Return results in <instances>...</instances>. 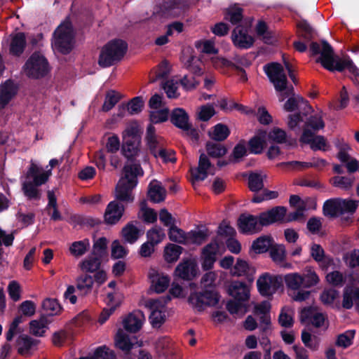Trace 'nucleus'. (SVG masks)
Returning a JSON list of instances; mask_svg holds the SVG:
<instances>
[{
  "instance_id": "obj_25",
  "label": "nucleus",
  "mask_w": 359,
  "mask_h": 359,
  "mask_svg": "<svg viewBox=\"0 0 359 359\" xmlns=\"http://www.w3.org/2000/svg\"><path fill=\"white\" fill-rule=\"evenodd\" d=\"M27 178H32L31 184L34 186L39 187L45 184L49 177L48 172H43L40 173V168L34 163H32L26 175Z\"/></svg>"
},
{
  "instance_id": "obj_4",
  "label": "nucleus",
  "mask_w": 359,
  "mask_h": 359,
  "mask_svg": "<svg viewBox=\"0 0 359 359\" xmlns=\"http://www.w3.org/2000/svg\"><path fill=\"white\" fill-rule=\"evenodd\" d=\"M128 50V43L120 39L108 41L102 48L98 65L103 67H109L120 62Z\"/></svg>"
},
{
  "instance_id": "obj_47",
  "label": "nucleus",
  "mask_w": 359,
  "mask_h": 359,
  "mask_svg": "<svg viewBox=\"0 0 359 359\" xmlns=\"http://www.w3.org/2000/svg\"><path fill=\"white\" fill-rule=\"evenodd\" d=\"M90 248L89 239L85 238L82 241H74L69 247L70 253L74 257L83 255Z\"/></svg>"
},
{
  "instance_id": "obj_37",
  "label": "nucleus",
  "mask_w": 359,
  "mask_h": 359,
  "mask_svg": "<svg viewBox=\"0 0 359 359\" xmlns=\"http://www.w3.org/2000/svg\"><path fill=\"white\" fill-rule=\"evenodd\" d=\"M266 175L261 173L251 172L248 176V188L252 192H258L264 189V180Z\"/></svg>"
},
{
  "instance_id": "obj_39",
  "label": "nucleus",
  "mask_w": 359,
  "mask_h": 359,
  "mask_svg": "<svg viewBox=\"0 0 359 359\" xmlns=\"http://www.w3.org/2000/svg\"><path fill=\"white\" fill-rule=\"evenodd\" d=\"M301 276L302 278V288H311L316 285L320 281L318 274L311 267H306Z\"/></svg>"
},
{
  "instance_id": "obj_45",
  "label": "nucleus",
  "mask_w": 359,
  "mask_h": 359,
  "mask_svg": "<svg viewBox=\"0 0 359 359\" xmlns=\"http://www.w3.org/2000/svg\"><path fill=\"white\" fill-rule=\"evenodd\" d=\"M302 316L309 320V323L315 327L319 328L322 327L325 323V318L322 313H312L310 308H304L302 310Z\"/></svg>"
},
{
  "instance_id": "obj_32",
  "label": "nucleus",
  "mask_w": 359,
  "mask_h": 359,
  "mask_svg": "<svg viewBox=\"0 0 359 359\" xmlns=\"http://www.w3.org/2000/svg\"><path fill=\"white\" fill-rule=\"evenodd\" d=\"M121 233L124 242L130 244L135 243L140 237V230L133 222H128L122 229Z\"/></svg>"
},
{
  "instance_id": "obj_53",
  "label": "nucleus",
  "mask_w": 359,
  "mask_h": 359,
  "mask_svg": "<svg viewBox=\"0 0 359 359\" xmlns=\"http://www.w3.org/2000/svg\"><path fill=\"white\" fill-rule=\"evenodd\" d=\"M129 250L121 244L118 240H114L111 245V258L114 260L125 258Z\"/></svg>"
},
{
  "instance_id": "obj_9",
  "label": "nucleus",
  "mask_w": 359,
  "mask_h": 359,
  "mask_svg": "<svg viewBox=\"0 0 359 359\" xmlns=\"http://www.w3.org/2000/svg\"><path fill=\"white\" fill-rule=\"evenodd\" d=\"M282 285L278 276L269 273L262 274L257 281L259 294L263 297H271Z\"/></svg>"
},
{
  "instance_id": "obj_13",
  "label": "nucleus",
  "mask_w": 359,
  "mask_h": 359,
  "mask_svg": "<svg viewBox=\"0 0 359 359\" xmlns=\"http://www.w3.org/2000/svg\"><path fill=\"white\" fill-rule=\"evenodd\" d=\"M233 45L240 49H248L254 44V38L248 34L247 28L237 25L231 33Z\"/></svg>"
},
{
  "instance_id": "obj_10",
  "label": "nucleus",
  "mask_w": 359,
  "mask_h": 359,
  "mask_svg": "<svg viewBox=\"0 0 359 359\" xmlns=\"http://www.w3.org/2000/svg\"><path fill=\"white\" fill-rule=\"evenodd\" d=\"M189 6L190 0H163L158 12L164 17H175L187 11Z\"/></svg>"
},
{
  "instance_id": "obj_41",
  "label": "nucleus",
  "mask_w": 359,
  "mask_h": 359,
  "mask_svg": "<svg viewBox=\"0 0 359 359\" xmlns=\"http://www.w3.org/2000/svg\"><path fill=\"white\" fill-rule=\"evenodd\" d=\"M22 190L25 196L29 201H39L41 198V191L38 189V187L31 184V181L24 182Z\"/></svg>"
},
{
  "instance_id": "obj_1",
  "label": "nucleus",
  "mask_w": 359,
  "mask_h": 359,
  "mask_svg": "<svg viewBox=\"0 0 359 359\" xmlns=\"http://www.w3.org/2000/svg\"><path fill=\"white\" fill-rule=\"evenodd\" d=\"M264 71L273 83L276 92L280 93L278 100L283 102L288 97L283 105L285 111L292 112L299 107L301 96H294V88L287 86V79L283 67L278 62H271L264 66Z\"/></svg>"
},
{
  "instance_id": "obj_59",
  "label": "nucleus",
  "mask_w": 359,
  "mask_h": 359,
  "mask_svg": "<svg viewBox=\"0 0 359 359\" xmlns=\"http://www.w3.org/2000/svg\"><path fill=\"white\" fill-rule=\"evenodd\" d=\"M301 338L304 346L312 351L318 350L319 347V339L316 336H312L306 330L302 331Z\"/></svg>"
},
{
  "instance_id": "obj_49",
  "label": "nucleus",
  "mask_w": 359,
  "mask_h": 359,
  "mask_svg": "<svg viewBox=\"0 0 359 359\" xmlns=\"http://www.w3.org/2000/svg\"><path fill=\"white\" fill-rule=\"evenodd\" d=\"M151 278V287L156 293H162L167 290L170 283V278L168 276H159L157 274Z\"/></svg>"
},
{
  "instance_id": "obj_34",
  "label": "nucleus",
  "mask_w": 359,
  "mask_h": 359,
  "mask_svg": "<svg viewBox=\"0 0 359 359\" xmlns=\"http://www.w3.org/2000/svg\"><path fill=\"white\" fill-rule=\"evenodd\" d=\"M231 131L229 127L222 123L212 127V131L208 132L210 138L217 142L224 141L229 136Z\"/></svg>"
},
{
  "instance_id": "obj_17",
  "label": "nucleus",
  "mask_w": 359,
  "mask_h": 359,
  "mask_svg": "<svg viewBox=\"0 0 359 359\" xmlns=\"http://www.w3.org/2000/svg\"><path fill=\"white\" fill-rule=\"evenodd\" d=\"M212 167V163L208 156L204 153H201L198 165L196 168H191L190 172L194 182H200L205 180L208 175V170Z\"/></svg>"
},
{
  "instance_id": "obj_54",
  "label": "nucleus",
  "mask_w": 359,
  "mask_h": 359,
  "mask_svg": "<svg viewBox=\"0 0 359 359\" xmlns=\"http://www.w3.org/2000/svg\"><path fill=\"white\" fill-rule=\"evenodd\" d=\"M266 144L265 140L259 135H255L248 141V149L250 153L260 154L263 152Z\"/></svg>"
},
{
  "instance_id": "obj_22",
  "label": "nucleus",
  "mask_w": 359,
  "mask_h": 359,
  "mask_svg": "<svg viewBox=\"0 0 359 359\" xmlns=\"http://www.w3.org/2000/svg\"><path fill=\"white\" fill-rule=\"evenodd\" d=\"M170 121L176 128L182 130L189 128V116L182 108H175L170 114Z\"/></svg>"
},
{
  "instance_id": "obj_19",
  "label": "nucleus",
  "mask_w": 359,
  "mask_h": 359,
  "mask_svg": "<svg viewBox=\"0 0 359 359\" xmlns=\"http://www.w3.org/2000/svg\"><path fill=\"white\" fill-rule=\"evenodd\" d=\"M142 317L144 315L141 311L129 313L123 320V328L130 333L137 332L142 326Z\"/></svg>"
},
{
  "instance_id": "obj_8",
  "label": "nucleus",
  "mask_w": 359,
  "mask_h": 359,
  "mask_svg": "<svg viewBox=\"0 0 359 359\" xmlns=\"http://www.w3.org/2000/svg\"><path fill=\"white\" fill-rule=\"evenodd\" d=\"M174 276L177 280L191 281L198 274V268L196 262L190 258L183 259L175 267Z\"/></svg>"
},
{
  "instance_id": "obj_23",
  "label": "nucleus",
  "mask_w": 359,
  "mask_h": 359,
  "mask_svg": "<svg viewBox=\"0 0 359 359\" xmlns=\"http://www.w3.org/2000/svg\"><path fill=\"white\" fill-rule=\"evenodd\" d=\"M27 45L26 36L20 32L12 36L9 46V53L15 57H20L25 51Z\"/></svg>"
},
{
  "instance_id": "obj_3",
  "label": "nucleus",
  "mask_w": 359,
  "mask_h": 359,
  "mask_svg": "<svg viewBox=\"0 0 359 359\" xmlns=\"http://www.w3.org/2000/svg\"><path fill=\"white\" fill-rule=\"evenodd\" d=\"M124 177L118 182L115 190L116 201L122 203H132L134 201L133 190L137 184V176H142L143 170L140 163H133L123 167Z\"/></svg>"
},
{
  "instance_id": "obj_20",
  "label": "nucleus",
  "mask_w": 359,
  "mask_h": 359,
  "mask_svg": "<svg viewBox=\"0 0 359 359\" xmlns=\"http://www.w3.org/2000/svg\"><path fill=\"white\" fill-rule=\"evenodd\" d=\"M310 255L323 270H327L332 263V259L325 256V250L320 244L313 243L311 245Z\"/></svg>"
},
{
  "instance_id": "obj_6",
  "label": "nucleus",
  "mask_w": 359,
  "mask_h": 359,
  "mask_svg": "<svg viewBox=\"0 0 359 359\" xmlns=\"http://www.w3.org/2000/svg\"><path fill=\"white\" fill-rule=\"evenodd\" d=\"M54 41L52 45L60 53L69 54L73 48L74 38L73 27L71 22L65 21L61 23L53 32Z\"/></svg>"
},
{
  "instance_id": "obj_36",
  "label": "nucleus",
  "mask_w": 359,
  "mask_h": 359,
  "mask_svg": "<svg viewBox=\"0 0 359 359\" xmlns=\"http://www.w3.org/2000/svg\"><path fill=\"white\" fill-rule=\"evenodd\" d=\"M115 346L123 351L128 353L133 348V344L131 342L129 336L123 330L118 329L115 336Z\"/></svg>"
},
{
  "instance_id": "obj_2",
  "label": "nucleus",
  "mask_w": 359,
  "mask_h": 359,
  "mask_svg": "<svg viewBox=\"0 0 359 359\" xmlns=\"http://www.w3.org/2000/svg\"><path fill=\"white\" fill-rule=\"evenodd\" d=\"M321 43L322 48L317 42H311L310 44L311 55L320 54V57L316 60L317 63H320L325 69L331 72L335 71L342 72L344 69H347L355 77L359 76V69L349 57L342 59L335 56L332 47L327 41L322 40Z\"/></svg>"
},
{
  "instance_id": "obj_5",
  "label": "nucleus",
  "mask_w": 359,
  "mask_h": 359,
  "mask_svg": "<svg viewBox=\"0 0 359 359\" xmlns=\"http://www.w3.org/2000/svg\"><path fill=\"white\" fill-rule=\"evenodd\" d=\"M25 75L32 79H41L50 72L51 67L47 58L39 51L34 52L23 65Z\"/></svg>"
},
{
  "instance_id": "obj_62",
  "label": "nucleus",
  "mask_w": 359,
  "mask_h": 359,
  "mask_svg": "<svg viewBox=\"0 0 359 359\" xmlns=\"http://www.w3.org/2000/svg\"><path fill=\"white\" fill-rule=\"evenodd\" d=\"M128 107V111L130 115L140 114L144 107V102L141 96H137L126 103Z\"/></svg>"
},
{
  "instance_id": "obj_29",
  "label": "nucleus",
  "mask_w": 359,
  "mask_h": 359,
  "mask_svg": "<svg viewBox=\"0 0 359 359\" xmlns=\"http://www.w3.org/2000/svg\"><path fill=\"white\" fill-rule=\"evenodd\" d=\"M108 240L105 237H100L94 241L90 255L104 261L108 260Z\"/></svg>"
},
{
  "instance_id": "obj_42",
  "label": "nucleus",
  "mask_w": 359,
  "mask_h": 359,
  "mask_svg": "<svg viewBox=\"0 0 359 359\" xmlns=\"http://www.w3.org/2000/svg\"><path fill=\"white\" fill-rule=\"evenodd\" d=\"M183 248L172 243L168 244L164 249V259L168 263L176 262L182 253Z\"/></svg>"
},
{
  "instance_id": "obj_15",
  "label": "nucleus",
  "mask_w": 359,
  "mask_h": 359,
  "mask_svg": "<svg viewBox=\"0 0 359 359\" xmlns=\"http://www.w3.org/2000/svg\"><path fill=\"white\" fill-rule=\"evenodd\" d=\"M125 206L116 201H112L107 205L104 215V221L107 224H117L123 215Z\"/></svg>"
},
{
  "instance_id": "obj_18",
  "label": "nucleus",
  "mask_w": 359,
  "mask_h": 359,
  "mask_svg": "<svg viewBox=\"0 0 359 359\" xmlns=\"http://www.w3.org/2000/svg\"><path fill=\"white\" fill-rule=\"evenodd\" d=\"M160 302L158 300L150 299L146 306L151 310L149 320L151 326L154 328L160 327L165 321V315L164 312L158 309Z\"/></svg>"
},
{
  "instance_id": "obj_16",
  "label": "nucleus",
  "mask_w": 359,
  "mask_h": 359,
  "mask_svg": "<svg viewBox=\"0 0 359 359\" xmlns=\"http://www.w3.org/2000/svg\"><path fill=\"white\" fill-rule=\"evenodd\" d=\"M18 91V86L12 79H7L0 85V110L8 104Z\"/></svg>"
},
{
  "instance_id": "obj_57",
  "label": "nucleus",
  "mask_w": 359,
  "mask_h": 359,
  "mask_svg": "<svg viewBox=\"0 0 359 359\" xmlns=\"http://www.w3.org/2000/svg\"><path fill=\"white\" fill-rule=\"evenodd\" d=\"M245 156H247V148L245 141L242 140L233 149L232 153L229 156V161L238 163Z\"/></svg>"
},
{
  "instance_id": "obj_52",
  "label": "nucleus",
  "mask_w": 359,
  "mask_h": 359,
  "mask_svg": "<svg viewBox=\"0 0 359 359\" xmlns=\"http://www.w3.org/2000/svg\"><path fill=\"white\" fill-rule=\"evenodd\" d=\"M355 334V330H348L337 336L335 344L338 347L346 348L353 344V339Z\"/></svg>"
},
{
  "instance_id": "obj_28",
  "label": "nucleus",
  "mask_w": 359,
  "mask_h": 359,
  "mask_svg": "<svg viewBox=\"0 0 359 359\" xmlns=\"http://www.w3.org/2000/svg\"><path fill=\"white\" fill-rule=\"evenodd\" d=\"M340 198H332L326 200L323 205V213L324 216L329 218H337L339 217Z\"/></svg>"
},
{
  "instance_id": "obj_51",
  "label": "nucleus",
  "mask_w": 359,
  "mask_h": 359,
  "mask_svg": "<svg viewBox=\"0 0 359 359\" xmlns=\"http://www.w3.org/2000/svg\"><path fill=\"white\" fill-rule=\"evenodd\" d=\"M90 358V359H117L114 351L110 349L107 345L97 347Z\"/></svg>"
},
{
  "instance_id": "obj_7",
  "label": "nucleus",
  "mask_w": 359,
  "mask_h": 359,
  "mask_svg": "<svg viewBox=\"0 0 359 359\" xmlns=\"http://www.w3.org/2000/svg\"><path fill=\"white\" fill-rule=\"evenodd\" d=\"M188 301L198 311H201L204 309V306H214L217 305L219 301V295L215 290H205L191 293Z\"/></svg>"
},
{
  "instance_id": "obj_48",
  "label": "nucleus",
  "mask_w": 359,
  "mask_h": 359,
  "mask_svg": "<svg viewBox=\"0 0 359 359\" xmlns=\"http://www.w3.org/2000/svg\"><path fill=\"white\" fill-rule=\"evenodd\" d=\"M42 309L48 316H53L60 313L62 307L55 299L47 298L42 302Z\"/></svg>"
},
{
  "instance_id": "obj_12",
  "label": "nucleus",
  "mask_w": 359,
  "mask_h": 359,
  "mask_svg": "<svg viewBox=\"0 0 359 359\" xmlns=\"http://www.w3.org/2000/svg\"><path fill=\"white\" fill-rule=\"evenodd\" d=\"M238 229L243 234H251L262 230L259 225V216L250 214H241L237 221Z\"/></svg>"
},
{
  "instance_id": "obj_58",
  "label": "nucleus",
  "mask_w": 359,
  "mask_h": 359,
  "mask_svg": "<svg viewBox=\"0 0 359 359\" xmlns=\"http://www.w3.org/2000/svg\"><path fill=\"white\" fill-rule=\"evenodd\" d=\"M285 282L287 288L293 291L302 287V278L301 274L297 273L285 275Z\"/></svg>"
},
{
  "instance_id": "obj_35",
  "label": "nucleus",
  "mask_w": 359,
  "mask_h": 359,
  "mask_svg": "<svg viewBox=\"0 0 359 359\" xmlns=\"http://www.w3.org/2000/svg\"><path fill=\"white\" fill-rule=\"evenodd\" d=\"M148 196L153 203H161L165 201L166 197L165 189L159 184L149 185Z\"/></svg>"
},
{
  "instance_id": "obj_50",
  "label": "nucleus",
  "mask_w": 359,
  "mask_h": 359,
  "mask_svg": "<svg viewBox=\"0 0 359 359\" xmlns=\"http://www.w3.org/2000/svg\"><path fill=\"white\" fill-rule=\"evenodd\" d=\"M187 244L201 245L208 238V230H191L187 233Z\"/></svg>"
},
{
  "instance_id": "obj_26",
  "label": "nucleus",
  "mask_w": 359,
  "mask_h": 359,
  "mask_svg": "<svg viewBox=\"0 0 359 359\" xmlns=\"http://www.w3.org/2000/svg\"><path fill=\"white\" fill-rule=\"evenodd\" d=\"M297 36L306 42L311 41L316 36V30L306 20H301L297 23Z\"/></svg>"
},
{
  "instance_id": "obj_21",
  "label": "nucleus",
  "mask_w": 359,
  "mask_h": 359,
  "mask_svg": "<svg viewBox=\"0 0 359 359\" xmlns=\"http://www.w3.org/2000/svg\"><path fill=\"white\" fill-rule=\"evenodd\" d=\"M141 140H135L128 137H123L122 154L128 161L133 162L135 157L140 151Z\"/></svg>"
},
{
  "instance_id": "obj_30",
  "label": "nucleus",
  "mask_w": 359,
  "mask_h": 359,
  "mask_svg": "<svg viewBox=\"0 0 359 359\" xmlns=\"http://www.w3.org/2000/svg\"><path fill=\"white\" fill-rule=\"evenodd\" d=\"M50 321L46 315H41L39 320H33L29 323L30 333L36 337H43Z\"/></svg>"
},
{
  "instance_id": "obj_64",
  "label": "nucleus",
  "mask_w": 359,
  "mask_h": 359,
  "mask_svg": "<svg viewBox=\"0 0 359 359\" xmlns=\"http://www.w3.org/2000/svg\"><path fill=\"white\" fill-rule=\"evenodd\" d=\"M343 260L349 268L359 266V250L354 249L346 252L343 256Z\"/></svg>"
},
{
  "instance_id": "obj_56",
  "label": "nucleus",
  "mask_w": 359,
  "mask_h": 359,
  "mask_svg": "<svg viewBox=\"0 0 359 359\" xmlns=\"http://www.w3.org/2000/svg\"><path fill=\"white\" fill-rule=\"evenodd\" d=\"M358 201L352 199H343L340 198L339 216L344 215H354L358 208Z\"/></svg>"
},
{
  "instance_id": "obj_38",
  "label": "nucleus",
  "mask_w": 359,
  "mask_h": 359,
  "mask_svg": "<svg viewBox=\"0 0 359 359\" xmlns=\"http://www.w3.org/2000/svg\"><path fill=\"white\" fill-rule=\"evenodd\" d=\"M273 241L271 236H262L252 242L251 248L256 253H264L269 250Z\"/></svg>"
},
{
  "instance_id": "obj_33",
  "label": "nucleus",
  "mask_w": 359,
  "mask_h": 359,
  "mask_svg": "<svg viewBox=\"0 0 359 359\" xmlns=\"http://www.w3.org/2000/svg\"><path fill=\"white\" fill-rule=\"evenodd\" d=\"M93 283L94 280L93 276L88 273L81 274L76 279V288L83 295H86L91 292Z\"/></svg>"
},
{
  "instance_id": "obj_55",
  "label": "nucleus",
  "mask_w": 359,
  "mask_h": 359,
  "mask_svg": "<svg viewBox=\"0 0 359 359\" xmlns=\"http://www.w3.org/2000/svg\"><path fill=\"white\" fill-rule=\"evenodd\" d=\"M165 237L164 230L161 226H154L147 232V241L156 245Z\"/></svg>"
},
{
  "instance_id": "obj_24",
  "label": "nucleus",
  "mask_w": 359,
  "mask_h": 359,
  "mask_svg": "<svg viewBox=\"0 0 359 359\" xmlns=\"http://www.w3.org/2000/svg\"><path fill=\"white\" fill-rule=\"evenodd\" d=\"M229 294L240 302H246L250 298V291L245 283L234 281L229 287Z\"/></svg>"
},
{
  "instance_id": "obj_31",
  "label": "nucleus",
  "mask_w": 359,
  "mask_h": 359,
  "mask_svg": "<svg viewBox=\"0 0 359 359\" xmlns=\"http://www.w3.org/2000/svg\"><path fill=\"white\" fill-rule=\"evenodd\" d=\"M103 262L104 260L90 254L80 263V267L86 273H95L100 269Z\"/></svg>"
},
{
  "instance_id": "obj_61",
  "label": "nucleus",
  "mask_w": 359,
  "mask_h": 359,
  "mask_svg": "<svg viewBox=\"0 0 359 359\" xmlns=\"http://www.w3.org/2000/svg\"><path fill=\"white\" fill-rule=\"evenodd\" d=\"M330 182L335 187L348 190L353 186L354 178L346 176H334L331 179Z\"/></svg>"
},
{
  "instance_id": "obj_46",
  "label": "nucleus",
  "mask_w": 359,
  "mask_h": 359,
  "mask_svg": "<svg viewBox=\"0 0 359 359\" xmlns=\"http://www.w3.org/2000/svg\"><path fill=\"white\" fill-rule=\"evenodd\" d=\"M168 238L175 243L187 244V233L176 225H172L168 229Z\"/></svg>"
},
{
  "instance_id": "obj_60",
  "label": "nucleus",
  "mask_w": 359,
  "mask_h": 359,
  "mask_svg": "<svg viewBox=\"0 0 359 359\" xmlns=\"http://www.w3.org/2000/svg\"><path fill=\"white\" fill-rule=\"evenodd\" d=\"M269 254L274 262L280 264L285 259V248L283 245H272L269 248Z\"/></svg>"
},
{
  "instance_id": "obj_11",
  "label": "nucleus",
  "mask_w": 359,
  "mask_h": 359,
  "mask_svg": "<svg viewBox=\"0 0 359 359\" xmlns=\"http://www.w3.org/2000/svg\"><path fill=\"white\" fill-rule=\"evenodd\" d=\"M287 208L284 206H275L259 214V225L268 226L276 222H283L286 216Z\"/></svg>"
},
{
  "instance_id": "obj_44",
  "label": "nucleus",
  "mask_w": 359,
  "mask_h": 359,
  "mask_svg": "<svg viewBox=\"0 0 359 359\" xmlns=\"http://www.w3.org/2000/svg\"><path fill=\"white\" fill-rule=\"evenodd\" d=\"M121 95L114 90H109L107 92L102 110L107 112L113 109L115 105L121 100Z\"/></svg>"
},
{
  "instance_id": "obj_14",
  "label": "nucleus",
  "mask_w": 359,
  "mask_h": 359,
  "mask_svg": "<svg viewBox=\"0 0 359 359\" xmlns=\"http://www.w3.org/2000/svg\"><path fill=\"white\" fill-rule=\"evenodd\" d=\"M219 249V245L216 239L206 245L202 250V269L208 271L213 268L216 262V255Z\"/></svg>"
},
{
  "instance_id": "obj_43",
  "label": "nucleus",
  "mask_w": 359,
  "mask_h": 359,
  "mask_svg": "<svg viewBox=\"0 0 359 359\" xmlns=\"http://www.w3.org/2000/svg\"><path fill=\"white\" fill-rule=\"evenodd\" d=\"M205 149L208 155L212 158H220L227 153V149L224 145L211 141L206 142Z\"/></svg>"
},
{
  "instance_id": "obj_63",
  "label": "nucleus",
  "mask_w": 359,
  "mask_h": 359,
  "mask_svg": "<svg viewBox=\"0 0 359 359\" xmlns=\"http://www.w3.org/2000/svg\"><path fill=\"white\" fill-rule=\"evenodd\" d=\"M326 281L333 287H342L346 283V278L339 271H333L327 274Z\"/></svg>"
},
{
  "instance_id": "obj_40",
  "label": "nucleus",
  "mask_w": 359,
  "mask_h": 359,
  "mask_svg": "<svg viewBox=\"0 0 359 359\" xmlns=\"http://www.w3.org/2000/svg\"><path fill=\"white\" fill-rule=\"evenodd\" d=\"M224 20L232 25H237L241 22L243 18V9L238 6H230L224 11Z\"/></svg>"
},
{
  "instance_id": "obj_27",
  "label": "nucleus",
  "mask_w": 359,
  "mask_h": 359,
  "mask_svg": "<svg viewBox=\"0 0 359 359\" xmlns=\"http://www.w3.org/2000/svg\"><path fill=\"white\" fill-rule=\"evenodd\" d=\"M38 342V340L34 339L27 334L19 335L15 341L18 353L21 355L27 354L33 346L37 345Z\"/></svg>"
}]
</instances>
